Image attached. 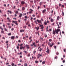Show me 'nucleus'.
Wrapping results in <instances>:
<instances>
[{"mask_svg":"<svg viewBox=\"0 0 66 66\" xmlns=\"http://www.w3.org/2000/svg\"><path fill=\"white\" fill-rule=\"evenodd\" d=\"M33 45L34 46V47H36L37 46L36 45V44L35 42H34L33 43Z\"/></svg>","mask_w":66,"mask_h":66,"instance_id":"9d476101","label":"nucleus"},{"mask_svg":"<svg viewBox=\"0 0 66 66\" xmlns=\"http://www.w3.org/2000/svg\"><path fill=\"white\" fill-rule=\"evenodd\" d=\"M55 59H57V56H56L55 57Z\"/></svg>","mask_w":66,"mask_h":66,"instance_id":"58836bf2","label":"nucleus"},{"mask_svg":"<svg viewBox=\"0 0 66 66\" xmlns=\"http://www.w3.org/2000/svg\"><path fill=\"white\" fill-rule=\"evenodd\" d=\"M48 48H49L48 47H47V51H46V52H47L48 54V53H49V52H50V50H49V49H48Z\"/></svg>","mask_w":66,"mask_h":66,"instance_id":"423d86ee","label":"nucleus"},{"mask_svg":"<svg viewBox=\"0 0 66 66\" xmlns=\"http://www.w3.org/2000/svg\"><path fill=\"white\" fill-rule=\"evenodd\" d=\"M24 52H25V53H27V51H24Z\"/></svg>","mask_w":66,"mask_h":66,"instance_id":"338daca9","label":"nucleus"},{"mask_svg":"<svg viewBox=\"0 0 66 66\" xmlns=\"http://www.w3.org/2000/svg\"><path fill=\"white\" fill-rule=\"evenodd\" d=\"M59 6H61V4H60Z\"/></svg>","mask_w":66,"mask_h":66,"instance_id":"bf43d9fd","label":"nucleus"},{"mask_svg":"<svg viewBox=\"0 0 66 66\" xmlns=\"http://www.w3.org/2000/svg\"><path fill=\"white\" fill-rule=\"evenodd\" d=\"M20 31L21 32H22V30H20Z\"/></svg>","mask_w":66,"mask_h":66,"instance_id":"0e129e2a","label":"nucleus"},{"mask_svg":"<svg viewBox=\"0 0 66 66\" xmlns=\"http://www.w3.org/2000/svg\"><path fill=\"white\" fill-rule=\"evenodd\" d=\"M36 43H39V41H36Z\"/></svg>","mask_w":66,"mask_h":66,"instance_id":"ea45409f","label":"nucleus"},{"mask_svg":"<svg viewBox=\"0 0 66 66\" xmlns=\"http://www.w3.org/2000/svg\"><path fill=\"white\" fill-rule=\"evenodd\" d=\"M32 38V37L31 36L30 37L29 39L30 40V41H29V43H31L32 42V41L33 40V39H31Z\"/></svg>","mask_w":66,"mask_h":66,"instance_id":"20e7f679","label":"nucleus"},{"mask_svg":"<svg viewBox=\"0 0 66 66\" xmlns=\"http://www.w3.org/2000/svg\"><path fill=\"white\" fill-rule=\"evenodd\" d=\"M37 21L38 23H41V22H42V21H41V20H39L38 19H37Z\"/></svg>","mask_w":66,"mask_h":66,"instance_id":"1a4fd4ad","label":"nucleus"},{"mask_svg":"<svg viewBox=\"0 0 66 66\" xmlns=\"http://www.w3.org/2000/svg\"><path fill=\"white\" fill-rule=\"evenodd\" d=\"M14 23L16 24V25H18V23H17V21H15V23Z\"/></svg>","mask_w":66,"mask_h":66,"instance_id":"412c9836","label":"nucleus"},{"mask_svg":"<svg viewBox=\"0 0 66 66\" xmlns=\"http://www.w3.org/2000/svg\"><path fill=\"white\" fill-rule=\"evenodd\" d=\"M35 33H36V34H38V32H36Z\"/></svg>","mask_w":66,"mask_h":66,"instance_id":"680f3d73","label":"nucleus"},{"mask_svg":"<svg viewBox=\"0 0 66 66\" xmlns=\"http://www.w3.org/2000/svg\"><path fill=\"white\" fill-rule=\"evenodd\" d=\"M4 29H5V31H7V29H6V28H5Z\"/></svg>","mask_w":66,"mask_h":66,"instance_id":"f704fd0d","label":"nucleus"},{"mask_svg":"<svg viewBox=\"0 0 66 66\" xmlns=\"http://www.w3.org/2000/svg\"><path fill=\"white\" fill-rule=\"evenodd\" d=\"M14 30V28H13L11 30L12 31H13V30Z\"/></svg>","mask_w":66,"mask_h":66,"instance_id":"8fccbe9b","label":"nucleus"},{"mask_svg":"<svg viewBox=\"0 0 66 66\" xmlns=\"http://www.w3.org/2000/svg\"><path fill=\"white\" fill-rule=\"evenodd\" d=\"M36 51H35L34 52V54H35V53H36Z\"/></svg>","mask_w":66,"mask_h":66,"instance_id":"37998d69","label":"nucleus"},{"mask_svg":"<svg viewBox=\"0 0 66 66\" xmlns=\"http://www.w3.org/2000/svg\"><path fill=\"white\" fill-rule=\"evenodd\" d=\"M38 56H42V54H38Z\"/></svg>","mask_w":66,"mask_h":66,"instance_id":"bb28decb","label":"nucleus"},{"mask_svg":"<svg viewBox=\"0 0 66 66\" xmlns=\"http://www.w3.org/2000/svg\"><path fill=\"white\" fill-rule=\"evenodd\" d=\"M51 22H53L54 20H53V19L51 18Z\"/></svg>","mask_w":66,"mask_h":66,"instance_id":"f3484780","label":"nucleus"},{"mask_svg":"<svg viewBox=\"0 0 66 66\" xmlns=\"http://www.w3.org/2000/svg\"><path fill=\"white\" fill-rule=\"evenodd\" d=\"M46 11V9H45L43 11H42L43 13H45Z\"/></svg>","mask_w":66,"mask_h":66,"instance_id":"f8f14e48","label":"nucleus"},{"mask_svg":"<svg viewBox=\"0 0 66 66\" xmlns=\"http://www.w3.org/2000/svg\"><path fill=\"white\" fill-rule=\"evenodd\" d=\"M35 15L33 14L32 15V17H35Z\"/></svg>","mask_w":66,"mask_h":66,"instance_id":"13d9d810","label":"nucleus"},{"mask_svg":"<svg viewBox=\"0 0 66 66\" xmlns=\"http://www.w3.org/2000/svg\"><path fill=\"white\" fill-rule=\"evenodd\" d=\"M14 16H15V17H16V16H17V14H16V13L15 14Z\"/></svg>","mask_w":66,"mask_h":66,"instance_id":"603ef678","label":"nucleus"},{"mask_svg":"<svg viewBox=\"0 0 66 66\" xmlns=\"http://www.w3.org/2000/svg\"><path fill=\"white\" fill-rule=\"evenodd\" d=\"M24 18H25V19H28V17L27 16H25Z\"/></svg>","mask_w":66,"mask_h":66,"instance_id":"b1692460","label":"nucleus"},{"mask_svg":"<svg viewBox=\"0 0 66 66\" xmlns=\"http://www.w3.org/2000/svg\"><path fill=\"white\" fill-rule=\"evenodd\" d=\"M57 20H59L60 19V17H59V16H57Z\"/></svg>","mask_w":66,"mask_h":66,"instance_id":"5701e85b","label":"nucleus"},{"mask_svg":"<svg viewBox=\"0 0 66 66\" xmlns=\"http://www.w3.org/2000/svg\"><path fill=\"white\" fill-rule=\"evenodd\" d=\"M11 39H13V40H14V39H15V36H12L11 37Z\"/></svg>","mask_w":66,"mask_h":66,"instance_id":"6e6552de","label":"nucleus"},{"mask_svg":"<svg viewBox=\"0 0 66 66\" xmlns=\"http://www.w3.org/2000/svg\"><path fill=\"white\" fill-rule=\"evenodd\" d=\"M7 19L9 20H10V18H7Z\"/></svg>","mask_w":66,"mask_h":66,"instance_id":"5fc2aeb1","label":"nucleus"},{"mask_svg":"<svg viewBox=\"0 0 66 66\" xmlns=\"http://www.w3.org/2000/svg\"><path fill=\"white\" fill-rule=\"evenodd\" d=\"M59 24H60V25H61V22H59Z\"/></svg>","mask_w":66,"mask_h":66,"instance_id":"4d7b16f0","label":"nucleus"},{"mask_svg":"<svg viewBox=\"0 0 66 66\" xmlns=\"http://www.w3.org/2000/svg\"><path fill=\"white\" fill-rule=\"evenodd\" d=\"M29 21H28L26 24V25H28L29 24Z\"/></svg>","mask_w":66,"mask_h":66,"instance_id":"393cba45","label":"nucleus"},{"mask_svg":"<svg viewBox=\"0 0 66 66\" xmlns=\"http://www.w3.org/2000/svg\"><path fill=\"white\" fill-rule=\"evenodd\" d=\"M18 42L19 43H20V40H19Z\"/></svg>","mask_w":66,"mask_h":66,"instance_id":"e2e57ef3","label":"nucleus"},{"mask_svg":"<svg viewBox=\"0 0 66 66\" xmlns=\"http://www.w3.org/2000/svg\"><path fill=\"white\" fill-rule=\"evenodd\" d=\"M28 6V5L27 4H26V6H25L26 7H27Z\"/></svg>","mask_w":66,"mask_h":66,"instance_id":"c03bdc74","label":"nucleus"},{"mask_svg":"<svg viewBox=\"0 0 66 66\" xmlns=\"http://www.w3.org/2000/svg\"><path fill=\"white\" fill-rule=\"evenodd\" d=\"M30 11L29 12V14H31L33 11V10H32V9H30Z\"/></svg>","mask_w":66,"mask_h":66,"instance_id":"0eeeda50","label":"nucleus"},{"mask_svg":"<svg viewBox=\"0 0 66 66\" xmlns=\"http://www.w3.org/2000/svg\"><path fill=\"white\" fill-rule=\"evenodd\" d=\"M48 45L50 46V47H52V46L54 45V43H52V44H51V43L50 42H48Z\"/></svg>","mask_w":66,"mask_h":66,"instance_id":"7ed1b4c3","label":"nucleus"},{"mask_svg":"<svg viewBox=\"0 0 66 66\" xmlns=\"http://www.w3.org/2000/svg\"><path fill=\"white\" fill-rule=\"evenodd\" d=\"M30 18H31V20H32V19H33V18H32V17H31Z\"/></svg>","mask_w":66,"mask_h":66,"instance_id":"3c124183","label":"nucleus"},{"mask_svg":"<svg viewBox=\"0 0 66 66\" xmlns=\"http://www.w3.org/2000/svg\"><path fill=\"white\" fill-rule=\"evenodd\" d=\"M45 63H46V61H44L43 62L42 64H45Z\"/></svg>","mask_w":66,"mask_h":66,"instance_id":"aec40b11","label":"nucleus"},{"mask_svg":"<svg viewBox=\"0 0 66 66\" xmlns=\"http://www.w3.org/2000/svg\"><path fill=\"white\" fill-rule=\"evenodd\" d=\"M8 35H9V36H11V33L10 32V33H8Z\"/></svg>","mask_w":66,"mask_h":66,"instance_id":"a211bd4d","label":"nucleus"},{"mask_svg":"<svg viewBox=\"0 0 66 66\" xmlns=\"http://www.w3.org/2000/svg\"><path fill=\"white\" fill-rule=\"evenodd\" d=\"M26 47L27 48V49H30V46L28 45L27 44L26 45Z\"/></svg>","mask_w":66,"mask_h":66,"instance_id":"39448f33","label":"nucleus"},{"mask_svg":"<svg viewBox=\"0 0 66 66\" xmlns=\"http://www.w3.org/2000/svg\"><path fill=\"white\" fill-rule=\"evenodd\" d=\"M23 48V46H21V47H20V50H22V49Z\"/></svg>","mask_w":66,"mask_h":66,"instance_id":"6ab92c4d","label":"nucleus"},{"mask_svg":"<svg viewBox=\"0 0 66 66\" xmlns=\"http://www.w3.org/2000/svg\"><path fill=\"white\" fill-rule=\"evenodd\" d=\"M39 4L40 5H42V2L40 3Z\"/></svg>","mask_w":66,"mask_h":66,"instance_id":"49530a36","label":"nucleus"},{"mask_svg":"<svg viewBox=\"0 0 66 66\" xmlns=\"http://www.w3.org/2000/svg\"><path fill=\"white\" fill-rule=\"evenodd\" d=\"M7 12H8V13L9 12L10 14H12V11H10V10H8L7 11Z\"/></svg>","mask_w":66,"mask_h":66,"instance_id":"dca6fc26","label":"nucleus"},{"mask_svg":"<svg viewBox=\"0 0 66 66\" xmlns=\"http://www.w3.org/2000/svg\"><path fill=\"white\" fill-rule=\"evenodd\" d=\"M27 56H30V54H28V55H27Z\"/></svg>","mask_w":66,"mask_h":66,"instance_id":"79ce46f5","label":"nucleus"},{"mask_svg":"<svg viewBox=\"0 0 66 66\" xmlns=\"http://www.w3.org/2000/svg\"><path fill=\"white\" fill-rule=\"evenodd\" d=\"M44 23L45 24V25H47V22L46 21L44 22Z\"/></svg>","mask_w":66,"mask_h":66,"instance_id":"2eb2a0df","label":"nucleus"},{"mask_svg":"<svg viewBox=\"0 0 66 66\" xmlns=\"http://www.w3.org/2000/svg\"><path fill=\"white\" fill-rule=\"evenodd\" d=\"M15 13L16 14H18V11H16Z\"/></svg>","mask_w":66,"mask_h":66,"instance_id":"7c9ffc66","label":"nucleus"},{"mask_svg":"<svg viewBox=\"0 0 66 66\" xmlns=\"http://www.w3.org/2000/svg\"><path fill=\"white\" fill-rule=\"evenodd\" d=\"M22 11H23V10H25V7H22Z\"/></svg>","mask_w":66,"mask_h":66,"instance_id":"4be33fe9","label":"nucleus"},{"mask_svg":"<svg viewBox=\"0 0 66 66\" xmlns=\"http://www.w3.org/2000/svg\"><path fill=\"white\" fill-rule=\"evenodd\" d=\"M16 48L18 49H19V46H18L17 47H16Z\"/></svg>","mask_w":66,"mask_h":66,"instance_id":"2f4dec72","label":"nucleus"},{"mask_svg":"<svg viewBox=\"0 0 66 66\" xmlns=\"http://www.w3.org/2000/svg\"><path fill=\"white\" fill-rule=\"evenodd\" d=\"M22 13H20V15H19V17H20V18H21V17H22Z\"/></svg>","mask_w":66,"mask_h":66,"instance_id":"ddd939ff","label":"nucleus"},{"mask_svg":"<svg viewBox=\"0 0 66 66\" xmlns=\"http://www.w3.org/2000/svg\"><path fill=\"white\" fill-rule=\"evenodd\" d=\"M21 65V64L20 63H19V64H18V66H20V65Z\"/></svg>","mask_w":66,"mask_h":66,"instance_id":"6e6d98bb","label":"nucleus"},{"mask_svg":"<svg viewBox=\"0 0 66 66\" xmlns=\"http://www.w3.org/2000/svg\"><path fill=\"white\" fill-rule=\"evenodd\" d=\"M60 29H55V31L54 30H53V34L54 35H55V33H56V34H59V32H60Z\"/></svg>","mask_w":66,"mask_h":66,"instance_id":"f257e3e1","label":"nucleus"},{"mask_svg":"<svg viewBox=\"0 0 66 66\" xmlns=\"http://www.w3.org/2000/svg\"><path fill=\"white\" fill-rule=\"evenodd\" d=\"M52 39H50L49 40V42H52Z\"/></svg>","mask_w":66,"mask_h":66,"instance_id":"4c0bfd02","label":"nucleus"},{"mask_svg":"<svg viewBox=\"0 0 66 66\" xmlns=\"http://www.w3.org/2000/svg\"><path fill=\"white\" fill-rule=\"evenodd\" d=\"M35 62L36 63H38L39 62H38V61H35Z\"/></svg>","mask_w":66,"mask_h":66,"instance_id":"cd10ccee","label":"nucleus"},{"mask_svg":"<svg viewBox=\"0 0 66 66\" xmlns=\"http://www.w3.org/2000/svg\"><path fill=\"white\" fill-rule=\"evenodd\" d=\"M40 27H41V29H42L41 31H43V30H44V26H43V25H40L39 26Z\"/></svg>","mask_w":66,"mask_h":66,"instance_id":"f03ea898","label":"nucleus"},{"mask_svg":"<svg viewBox=\"0 0 66 66\" xmlns=\"http://www.w3.org/2000/svg\"><path fill=\"white\" fill-rule=\"evenodd\" d=\"M62 16H64V12L63 11H62Z\"/></svg>","mask_w":66,"mask_h":66,"instance_id":"c9c22d12","label":"nucleus"},{"mask_svg":"<svg viewBox=\"0 0 66 66\" xmlns=\"http://www.w3.org/2000/svg\"><path fill=\"white\" fill-rule=\"evenodd\" d=\"M24 66H27V63H26L25 64H24Z\"/></svg>","mask_w":66,"mask_h":66,"instance_id":"473e14b6","label":"nucleus"},{"mask_svg":"<svg viewBox=\"0 0 66 66\" xmlns=\"http://www.w3.org/2000/svg\"><path fill=\"white\" fill-rule=\"evenodd\" d=\"M8 21H9V22H11V20L10 19Z\"/></svg>","mask_w":66,"mask_h":66,"instance_id":"864d4df0","label":"nucleus"},{"mask_svg":"<svg viewBox=\"0 0 66 66\" xmlns=\"http://www.w3.org/2000/svg\"><path fill=\"white\" fill-rule=\"evenodd\" d=\"M42 50V48H40V50H39V51H41Z\"/></svg>","mask_w":66,"mask_h":66,"instance_id":"a878e982","label":"nucleus"},{"mask_svg":"<svg viewBox=\"0 0 66 66\" xmlns=\"http://www.w3.org/2000/svg\"><path fill=\"white\" fill-rule=\"evenodd\" d=\"M4 16V17H6V14H5Z\"/></svg>","mask_w":66,"mask_h":66,"instance_id":"69168bd1","label":"nucleus"},{"mask_svg":"<svg viewBox=\"0 0 66 66\" xmlns=\"http://www.w3.org/2000/svg\"><path fill=\"white\" fill-rule=\"evenodd\" d=\"M4 32L3 31V30H2L1 31L2 33H4Z\"/></svg>","mask_w":66,"mask_h":66,"instance_id":"c756f323","label":"nucleus"},{"mask_svg":"<svg viewBox=\"0 0 66 66\" xmlns=\"http://www.w3.org/2000/svg\"><path fill=\"white\" fill-rule=\"evenodd\" d=\"M15 65V64H14V63H12V66H14Z\"/></svg>","mask_w":66,"mask_h":66,"instance_id":"c85d7f7f","label":"nucleus"},{"mask_svg":"<svg viewBox=\"0 0 66 66\" xmlns=\"http://www.w3.org/2000/svg\"><path fill=\"white\" fill-rule=\"evenodd\" d=\"M16 38H18V36H16Z\"/></svg>","mask_w":66,"mask_h":66,"instance_id":"052dcab7","label":"nucleus"},{"mask_svg":"<svg viewBox=\"0 0 66 66\" xmlns=\"http://www.w3.org/2000/svg\"><path fill=\"white\" fill-rule=\"evenodd\" d=\"M54 48L55 49H56V46H54Z\"/></svg>","mask_w":66,"mask_h":66,"instance_id":"a19ab883","label":"nucleus"},{"mask_svg":"<svg viewBox=\"0 0 66 66\" xmlns=\"http://www.w3.org/2000/svg\"><path fill=\"white\" fill-rule=\"evenodd\" d=\"M22 45H23V44H21L20 45V47H22Z\"/></svg>","mask_w":66,"mask_h":66,"instance_id":"e433bc0d","label":"nucleus"},{"mask_svg":"<svg viewBox=\"0 0 66 66\" xmlns=\"http://www.w3.org/2000/svg\"><path fill=\"white\" fill-rule=\"evenodd\" d=\"M37 21L36 20L35 21V22L36 23V24H37Z\"/></svg>","mask_w":66,"mask_h":66,"instance_id":"09e8293b","label":"nucleus"},{"mask_svg":"<svg viewBox=\"0 0 66 66\" xmlns=\"http://www.w3.org/2000/svg\"><path fill=\"white\" fill-rule=\"evenodd\" d=\"M21 4H22V5H23V4H25V2L24 1H22L21 2Z\"/></svg>","mask_w":66,"mask_h":66,"instance_id":"9b49d317","label":"nucleus"},{"mask_svg":"<svg viewBox=\"0 0 66 66\" xmlns=\"http://www.w3.org/2000/svg\"><path fill=\"white\" fill-rule=\"evenodd\" d=\"M45 37H47V35L46 34L45 35Z\"/></svg>","mask_w":66,"mask_h":66,"instance_id":"72a5a7b5","label":"nucleus"},{"mask_svg":"<svg viewBox=\"0 0 66 66\" xmlns=\"http://www.w3.org/2000/svg\"><path fill=\"white\" fill-rule=\"evenodd\" d=\"M57 55H59V53L58 52H57L56 53Z\"/></svg>","mask_w":66,"mask_h":66,"instance_id":"de8ad7c7","label":"nucleus"},{"mask_svg":"<svg viewBox=\"0 0 66 66\" xmlns=\"http://www.w3.org/2000/svg\"><path fill=\"white\" fill-rule=\"evenodd\" d=\"M20 58H22V56H20Z\"/></svg>","mask_w":66,"mask_h":66,"instance_id":"774afa93","label":"nucleus"},{"mask_svg":"<svg viewBox=\"0 0 66 66\" xmlns=\"http://www.w3.org/2000/svg\"><path fill=\"white\" fill-rule=\"evenodd\" d=\"M35 29H37V31H38V30H39V27H38V28L36 27H35Z\"/></svg>","mask_w":66,"mask_h":66,"instance_id":"4468645a","label":"nucleus"},{"mask_svg":"<svg viewBox=\"0 0 66 66\" xmlns=\"http://www.w3.org/2000/svg\"><path fill=\"white\" fill-rule=\"evenodd\" d=\"M42 47H44V44H42Z\"/></svg>","mask_w":66,"mask_h":66,"instance_id":"a18cd8bd","label":"nucleus"}]
</instances>
